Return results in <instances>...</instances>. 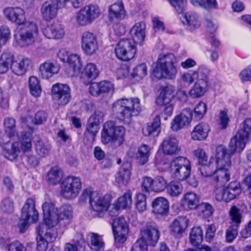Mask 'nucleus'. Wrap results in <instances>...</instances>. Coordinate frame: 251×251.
<instances>
[{
  "mask_svg": "<svg viewBox=\"0 0 251 251\" xmlns=\"http://www.w3.org/2000/svg\"><path fill=\"white\" fill-rule=\"evenodd\" d=\"M182 22L189 30L198 28L201 25L199 17L195 12H188L185 13Z\"/></svg>",
  "mask_w": 251,
  "mask_h": 251,
  "instance_id": "obj_29",
  "label": "nucleus"
},
{
  "mask_svg": "<svg viewBox=\"0 0 251 251\" xmlns=\"http://www.w3.org/2000/svg\"><path fill=\"white\" fill-rule=\"evenodd\" d=\"M135 44L131 39H123L117 44L115 52L117 57L127 61L132 59L136 53Z\"/></svg>",
  "mask_w": 251,
  "mask_h": 251,
  "instance_id": "obj_7",
  "label": "nucleus"
},
{
  "mask_svg": "<svg viewBox=\"0 0 251 251\" xmlns=\"http://www.w3.org/2000/svg\"><path fill=\"white\" fill-rule=\"evenodd\" d=\"M76 21L78 24L81 26L90 24L93 22L86 6L81 8L78 12L76 16Z\"/></svg>",
  "mask_w": 251,
  "mask_h": 251,
  "instance_id": "obj_42",
  "label": "nucleus"
},
{
  "mask_svg": "<svg viewBox=\"0 0 251 251\" xmlns=\"http://www.w3.org/2000/svg\"><path fill=\"white\" fill-rule=\"evenodd\" d=\"M99 124L91 122L88 120L86 130L84 133L85 138H88L90 141H93L96 134L98 132L100 127Z\"/></svg>",
  "mask_w": 251,
  "mask_h": 251,
  "instance_id": "obj_47",
  "label": "nucleus"
},
{
  "mask_svg": "<svg viewBox=\"0 0 251 251\" xmlns=\"http://www.w3.org/2000/svg\"><path fill=\"white\" fill-rule=\"evenodd\" d=\"M150 151L149 147L146 145H143L139 148L136 157L142 165L145 164L148 161Z\"/></svg>",
  "mask_w": 251,
  "mask_h": 251,
  "instance_id": "obj_53",
  "label": "nucleus"
},
{
  "mask_svg": "<svg viewBox=\"0 0 251 251\" xmlns=\"http://www.w3.org/2000/svg\"><path fill=\"white\" fill-rule=\"evenodd\" d=\"M76 21L78 24L81 26L90 24L93 22L86 6L81 8L78 12L76 16Z\"/></svg>",
  "mask_w": 251,
  "mask_h": 251,
  "instance_id": "obj_41",
  "label": "nucleus"
},
{
  "mask_svg": "<svg viewBox=\"0 0 251 251\" xmlns=\"http://www.w3.org/2000/svg\"><path fill=\"white\" fill-rule=\"evenodd\" d=\"M251 138V118L246 119L240 125L237 133L230 139L231 151L238 148L239 152L242 151L249 139Z\"/></svg>",
  "mask_w": 251,
  "mask_h": 251,
  "instance_id": "obj_4",
  "label": "nucleus"
},
{
  "mask_svg": "<svg viewBox=\"0 0 251 251\" xmlns=\"http://www.w3.org/2000/svg\"><path fill=\"white\" fill-rule=\"evenodd\" d=\"M210 72V70L206 66H200L196 71H194L197 75L196 79H198L197 81H204L208 84Z\"/></svg>",
  "mask_w": 251,
  "mask_h": 251,
  "instance_id": "obj_56",
  "label": "nucleus"
},
{
  "mask_svg": "<svg viewBox=\"0 0 251 251\" xmlns=\"http://www.w3.org/2000/svg\"><path fill=\"white\" fill-rule=\"evenodd\" d=\"M209 130L207 124L201 123L195 127L191 133L192 138L194 140H204L207 137Z\"/></svg>",
  "mask_w": 251,
  "mask_h": 251,
  "instance_id": "obj_32",
  "label": "nucleus"
},
{
  "mask_svg": "<svg viewBox=\"0 0 251 251\" xmlns=\"http://www.w3.org/2000/svg\"><path fill=\"white\" fill-rule=\"evenodd\" d=\"M215 188V199L217 201H224L226 202V188L224 187V185H213Z\"/></svg>",
  "mask_w": 251,
  "mask_h": 251,
  "instance_id": "obj_64",
  "label": "nucleus"
},
{
  "mask_svg": "<svg viewBox=\"0 0 251 251\" xmlns=\"http://www.w3.org/2000/svg\"><path fill=\"white\" fill-rule=\"evenodd\" d=\"M131 204L132 193L130 191H127L118 199L117 206L119 209H125L127 207H129Z\"/></svg>",
  "mask_w": 251,
  "mask_h": 251,
  "instance_id": "obj_50",
  "label": "nucleus"
},
{
  "mask_svg": "<svg viewBox=\"0 0 251 251\" xmlns=\"http://www.w3.org/2000/svg\"><path fill=\"white\" fill-rule=\"evenodd\" d=\"M59 70V66L56 62L48 60L40 65L39 74L43 78L47 79L57 74Z\"/></svg>",
  "mask_w": 251,
  "mask_h": 251,
  "instance_id": "obj_21",
  "label": "nucleus"
},
{
  "mask_svg": "<svg viewBox=\"0 0 251 251\" xmlns=\"http://www.w3.org/2000/svg\"><path fill=\"white\" fill-rule=\"evenodd\" d=\"M166 184L167 182L162 176H157L153 179L152 191L155 192H162L166 188Z\"/></svg>",
  "mask_w": 251,
  "mask_h": 251,
  "instance_id": "obj_57",
  "label": "nucleus"
},
{
  "mask_svg": "<svg viewBox=\"0 0 251 251\" xmlns=\"http://www.w3.org/2000/svg\"><path fill=\"white\" fill-rule=\"evenodd\" d=\"M184 198L185 204L189 209H195L199 204V198L194 193H187Z\"/></svg>",
  "mask_w": 251,
  "mask_h": 251,
  "instance_id": "obj_48",
  "label": "nucleus"
},
{
  "mask_svg": "<svg viewBox=\"0 0 251 251\" xmlns=\"http://www.w3.org/2000/svg\"><path fill=\"white\" fill-rule=\"evenodd\" d=\"M81 47L84 53L91 55L98 49L96 36L92 32L85 31L81 37Z\"/></svg>",
  "mask_w": 251,
  "mask_h": 251,
  "instance_id": "obj_15",
  "label": "nucleus"
},
{
  "mask_svg": "<svg viewBox=\"0 0 251 251\" xmlns=\"http://www.w3.org/2000/svg\"><path fill=\"white\" fill-rule=\"evenodd\" d=\"M125 134V128L123 126H115L114 122L108 121L103 126L101 142L104 144L113 142L120 146L124 141Z\"/></svg>",
  "mask_w": 251,
  "mask_h": 251,
  "instance_id": "obj_3",
  "label": "nucleus"
},
{
  "mask_svg": "<svg viewBox=\"0 0 251 251\" xmlns=\"http://www.w3.org/2000/svg\"><path fill=\"white\" fill-rule=\"evenodd\" d=\"M208 84L201 81H197L190 91V95L193 98H200L203 96L208 89Z\"/></svg>",
  "mask_w": 251,
  "mask_h": 251,
  "instance_id": "obj_38",
  "label": "nucleus"
},
{
  "mask_svg": "<svg viewBox=\"0 0 251 251\" xmlns=\"http://www.w3.org/2000/svg\"><path fill=\"white\" fill-rule=\"evenodd\" d=\"M28 83L31 95L35 97L40 96L41 93V88L37 77L34 76L30 77Z\"/></svg>",
  "mask_w": 251,
  "mask_h": 251,
  "instance_id": "obj_51",
  "label": "nucleus"
},
{
  "mask_svg": "<svg viewBox=\"0 0 251 251\" xmlns=\"http://www.w3.org/2000/svg\"><path fill=\"white\" fill-rule=\"evenodd\" d=\"M160 237L158 227L155 224H148L140 230V238L138 240L146 244L147 246H154Z\"/></svg>",
  "mask_w": 251,
  "mask_h": 251,
  "instance_id": "obj_10",
  "label": "nucleus"
},
{
  "mask_svg": "<svg viewBox=\"0 0 251 251\" xmlns=\"http://www.w3.org/2000/svg\"><path fill=\"white\" fill-rule=\"evenodd\" d=\"M175 57L172 53L160 55L153 71L154 77L159 79H175L177 73L176 67L175 64Z\"/></svg>",
  "mask_w": 251,
  "mask_h": 251,
  "instance_id": "obj_2",
  "label": "nucleus"
},
{
  "mask_svg": "<svg viewBox=\"0 0 251 251\" xmlns=\"http://www.w3.org/2000/svg\"><path fill=\"white\" fill-rule=\"evenodd\" d=\"M59 7L57 0H48L41 5V13L46 20L52 19L56 17Z\"/></svg>",
  "mask_w": 251,
  "mask_h": 251,
  "instance_id": "obj_20",
  "label": "nucleus"
},
{
  "mask_svg": "<svg viewBox=\"0 0 251 251\" xmlns=\"http://www.w3.org/2000/svg\"><path fill=\"white\" fill-rule=\"evenodd\" d=\"M229 169L216 168L214 171V175L212 185H224L230 179Z\"/></svg>",
  "mask_w": 251,
  "mask_h": 251,
  "instance_id": "obj_28",
  "label": "nucleus"
},
{
  "mask_svg": "<svg viewBox=\"0 0 251 251\" xmlns=\"http://www.w3.org/2000/svg\"><path fill=\"white\" fill-rule=\"evenodd\" d=\"M30 63L27 57L20 56L13 62L11 69L15 74L22 75L26 73Z\"/></svg>",
  "mask_w": 251,
  "mask_h": 251,
  "instance_id": "obj_26",
  "label": "nucleus"
},
{
  "mask_svg": "<svg viewBox=\"0 0 251 251\" xmlns=\"http://www.w3.org/2000/svg\"><path fill=\"white\" fill-rule=\"evenodd\" d=\"M125 16V10L122 2H116L110 6L108 17L111 21L114 19L122 20Z\"/></svg>",
  "mask_w": 251,
  "mask_h": 251,
  "instance_id": "obj_33",
  "label": "nucleus"
},
{
  "mask_svg": "<svg viewBox=\"0 0 251 251\" xmlns=\"http://www.w3.org/2000/svg\"><path fill=\"white\" fill-rule=\"evenodd\" d=\"M160 118L158 115L156 116L152 123L145 125L142 129L143 133L147 136H158L160 132Z\"/></svg>",
  "mask_w": 251,
  "mask_h": 251,
  "instance_id": "obj_30",
  "label": "nucleus"
},
{
  "mask_svg": "<svg viewBox=\"0 0 251 251\" xmlns=\"http://www.w3.org/2000/svg\"><path fill=\"white\" fill-rule=\"evenodd\" d=\"M38 31L36 25L33 23H30L25 30L23 31L19 35H15V38L20 46H28L34 42V38L38 34Z\"/></svg>",
  "mask_w": 251,
  "mask_h": 251,
  "instance_id": "obj_11",
  "label": "nucleus"
},
{
  "mask_svg": "<svg viewBox=\"0 0 251 251\" xmlns=\"http://www.w3.org/2000/svg\"><path fill=\"white\" fill-rule=\"evenodd\" d=\"M212 161L210 160V164L206 165L205 164L201 165V166L199 168L201 176L203 177H210L214 175V165L212 166Z\"/></svg>",
  "mask_w": 251,
  "mask_h": 251,
  "instance_id": "obj_61",
  "label": "nucleus"
},
{
  "mask_svg": "<svg viewBox=\"0 0 251 251\" xmlns=\"http://www.w3.org/2000/svg\"><path fill=\"white\" fill-rule=\"evenodd\" d=\"M241 192L240 184L238 182L235 181L231 182L226 188V202L234 199L238 196Z\"/></svg>",
  "mask_w": 251,
  "mask_h": 251,
  "instance_id": "obj_35",
  "label": "nucleus"
},
{
  "mask_svg": "<svg viewBox=\"0 0 251 251\" xmlns=\"http://www.w3.org/2000/svg\"><path fill=\"white\" fill-rule=\"evenodd\" d=\"M203 231L200 226L193 227L190 233V241L195 246H198L202 241Z\"/></svg>",
  "mask_w": 251,
  "mask_h": 251,
  "instance_id": "obj_44",
  "label": "nucleus"
},
{
  "mask_svg": "<svg viewBox=\"0 0 251 251\" xmlns=\"http://www.w3.org/2000/svg\"><path fill=\"white\" fill-rule=\"evenodd\" d=\"M2 12L6 19L16 25H23L25 22V11L20 7H7L3 10Z\"/></svg>",
  "mask_w": 251,
  "mask_h": 251,
  "instance_id": "obj_17",
  "label": "nucleus"
},
{
  "mask_svg": "<svg viewBox=\"0 0 251 251\" xmlns=\"http://www.w3.org/2000/svg\"><path fill=\"white\" fill-rule=\"evenodd\" d=\"M207 106L206 104L201 101L196 104L194 109L195 118L198 120L201 119L206 113Z\"/></svg>",
  "mask_w": 251,
  "mask_h": 251,
  "instance_id": "obj_63",
  "label": "nucleus"
},
{
  "mask_svg": "<svg viewBox=\"0 0 251 251\" xmlns=\"http://www.w3.org/2000/svg\"><path fill=\"white\" fill-rule=\"evenodd\" d=\"M229 217L232 223H235L237 226L241 223L242 219V214L240 212V209L235 206H232L230 209Z\"/></svg>",
  "mask_w": 251,
  "mask_h": 251,
  "instance_id": "obj_60",
  "label": "nucleus"
},
{
  "mask_svg": "<svg viewBox=\"0 0 251 251\" xmlns=\"http://www.w3.org/2000/svg\"><path fill=\"white\" fill-rule=\"evenodd\" d=\"M99 73V71L96 65L89 63L85 67L83 75L88 79V81H89L95 79L98 76Z\"/></svg>",
  "mask_w": 251,
  "mask_h": 251,
  "instance_id": "obj_52",
  "label": "nucleus"
},
{
  "mask_svg": "<svg viewBox=\"0 0 251 251\" xmlns=\"http://www.w3.org/2000/svg\"><path fill=\"white\" fill-rule=\"evenodd\" d=\"M4 130L9 137L18 136V132L16 128V121L12 118H6L4 121Z\"/></svg>",
  "mask_w": 251,
  "mask_h": 251,
  "instance_id": "obj_43",
  "label": "nucleus"
},
{
  "mask_svg": "<svg viewBox=\"0 0 251 251\" xmlns=\"http://www.w3.org/2000/svg\"><path fill=\"white\" fill-rule=\"evenodd\" d=\"M141 110L140 100L137 98L122 99L113 103V115L117 119L129 123L132 117Z\"/></svg>",
  "mask_w": 251,
  "mask_h": 251,
  "instance_id": "obj_1",
  "label": "nucleus"
},
{
  "mask_svg": "<svg viewBox=\"0 0 251 251\" xmlns=\"http://www.w3.org/2000/svg\"><path fill=\"white\" fill-rule=\"evenodd\" d=\"M44 222L49 226H55L58 224V209L54 202L46 201L42 205Z\"/></svg>",
  "mask_w": 251,
  "mask_h": 251,
  "instance_id": "obj_14",
  "label": "nucleus"
},
{
  "mask_svg": "<svg viewBox=\"0 0 251 251\" xmlns=\"http://www.w3.org/2000/svg\"><path fill=\"white\" fill-rule=\"evenodd\" d=\"M67 63L69 64L70 67L72 68L74 73L70 75L73 76L79 72L82 67V64L80 60V57L76 54H71Z\"/></svg>",
  "mask_w": 251,
  "mask_h": 251,
  "instance_id": "obj_49",
  "label": "nucleus"
},
{
  "mask_svg": "<svg viewBox=\"0 0 251 251\" xmlns=\"http://www.w3.org/2000/svg\"><path fill=\"white\" fill-rule=\"evenodd\" d=\"M189 220L185 217H178L169 226L170 231L173 236L179 238L188 226Z\"/></svg>",
  "mask_w": 251,
  "mask_h": 251,
  "instance_id": "obj_19",
  "label": "nucleus"
},
{
  "mask_svg": "<svg viewBox=\"0 0 251 251\" xmlns=\"http://www.w3.org/2000/svg\"><path fill=\"white\" fill-rule=\"evenodd\" d=\"M147 74L146 65L144 63H142L134 68L131 73V76L136 80H140L146 76Z\"/></svg>",
  "mask_w": 251,
  "mask_h": 251,
  "instance_id": "obj_58",
  "label": "nucleus"
},
{
  "mask_svg": "<svg viewBox=\"0 0 251 251\" xmlns=\"http://www.w3.org/2000/svg\"><path fill=\"white\" fill-rule=\"evenodd\" d=\"M128 164L124 165L123 167L115 176L116 182L120 185H126L130 179V171L128 168Z\"/></svg>",
  "mask_w": 251,
  "mask_h": 251,
  "instance_id": "obj_36",
  "label": "nucleus"
},
{
  "mask_svg": "<svg viewBox=\"0 0 251 251\" xmlns=\"http://www.w3.org/2000/svg\"><path fill=\"white\" fill-rule=\"evenodd\" d=\"M53 100L60 105H65L71 98L70 89L67 84H55L51 90Z\"/></svg>",
  "mask_w": 251,
  "mask_h": 251,
  "instance_id": "obj_12",
  "label": "nucleus"
},
{
  "mask_svg": "<svg viewBox=\"0 0 251 251\" xmlns=\"http://www.w3.org/2000/svg\"><path fill=\"white\" fill-rule=\"evenodd\" d=\"M54 226H49L45 223L40 224L38 227L39 236L43 237L49 242H52L57 237V231Z\"/></svg>",
  "mask_w": 251,
  "mask_h": 251,
  "instance_id": "obj_27",
  "label": "nucleus"
},
{
  "mask_svg": "<svg viewBox=\"0 0 251 251\" xmlns=\"http://www.w3.org/2000/svg\"><path fill=\"white\" fill-rule=\"evenodd\" d=\"M232 148L230 146V142L228 146V149H226L223 146H219L216 149L215 158H211L215 160V168H228L231 167L230 157L233 155L238 148H236L233 152L231 151Z\"/></svg>",
  "mask_w": 251,
  "mask_h": 251,
  "instance_id": "obj_8",
  "label": "nucleus"
},
{
  "mask_svg": "<svg viewBox=\"0 0 251 251\" xmlns=\"http://www.w3.org/2000/svg\"><path fill=\"white\" fill-rule=\"evenodd\" d=\"M146 24L143 22L136 23L130 30L132 37L131 39L135 44H141L145 38Z\"/></svg>",
  "mask_w": 251,
  "mask_h": 251,
  "instance_id": "obj_25",
  "label": "nucleus"
},
{
  "mask_svg": "<svg viewBox=\"0 0 251 251\" xmlns=\"http://www.w3.org/2000/svg\"><path fill=\"white\" fill-rule=\"evenodd\" d=\"M72 208L69 205L64 204L58 209L57 213L58 223L60 220H69L72 217Z\"/></svg>",
  "mask_w": 251,
  "mask_h": 251,
  "instance_id": "obj_54",
  "label": "nucleus"
},
{
  "mask_svg": "<svg viewBox=\"0 0 251 251\" xmlns=\"http://www.w3.org/2000/svg\"><path fill=\"white\" fill-rule=\"evenodd\" d=\"M174 97V90L172 87L166 86L160 93L156 102L158 105L169 104Z\"/></svg>",
  "mask_w": 251,
  "mask_h": 251,
  "instance_id": "obj_34",
  "label": "nucleus"
},
{
  "mask_svg": "<svg viewBox=\"0 0 251 251\" xmlns=\"http://www.w3.org/2000/svg\"><path fill=\"white\" fill-rule=\"evenodd\" d=\"M42 32L49 39H61L64 35V30L58 23H53L42 29Z\"/></svg>",
  "mask_w": 251,
  "mask_h": 251,
  "instance_id": "obj_23",
  "label": "nucleus"
},
{
  "mask_svg": "<svg viewBox=\"0 0 251 251\" xmlns=\"http://www.w3.org/2000/svg\"><path fill=\"white\" fill-rule=\"evenodd\" d=\"M135 206L136 209L139 212H142L147 209L146 197L145 195L141 193L136 195Z\"/></svg>",
  "mask_w": 251,
  "mask_h": 251,
  "instance_id": "obj_62",
  "label": "nucleus"
},
{
  "mask_svg": "<svg viewBox=\"0 0 251 251\" xmlns=\"http://www.w3.org/2000/svg\"><path fill=\"white\" fill-rule=\"evenodd\" d=\"M32 135L30 132H25L20 138L21 148L24 152L30 151L32 148Z\"/></svg>",
  "mask_w": 251,
  "mask_h": 251,
  "instance_id": "obj_46",
  "label": "nucleus"
},
{
  "mask_svg": "<svg viewBox=\"0 0 251 251\" xmlns=\"http://www.w3.org/2000/svg\"><path fill=\"white\" fill-rule=\"evenodd\" d=\"M112 228L116 242L124 243L128 232V226L123 217H116L113 220Z\"/></svg>",
  "mask_w": 251,
  "mask_h": 251,
  "instance_id": "obj_13",
  "label": "nucleus"
},
{
  "mask_svg": "<svg viewBox=\"0 0 251 251\" xmlns=\"http://www.w3.org/2000/svg\"><path fill=\"white\" fill-rule=\"evenodd\" d=\"M63 176V172L57 166L52 167L47 174L48 180L50 183L55 185L58 183Z\"/></svg>",
  "mask_w": 251,
  "mask_h": 251,
  "instance_id": "obj_39",
  "label": "nucleus"
},
{
  "mask_svg": "<svg viewBox=\"0 0 251 251\" xmlns=\"http://www.w3.org/2000/svg\"><path fill=\"white\" fill-rule=\"evenodd\" d=\"M81 185V181L79 177L68 176L61 183L60 195L67 200L74 199L79 193Z\"/></svg>",
  "mask_w": 251,
  "mask_h": 251,
  "instance_id": "obj_5",
  "label": "nucleus"
},
{
  "mask_svg": "<svg viewBox=\"0 0 251 251\" xmlns=\"http://www.w3.org/2000/svg\"><path fill=\"white\" fill-rule=\"evenodd\" d=\"M167 193L172 197H177L183 191L182 185L176 180L172 181L166 187Z\"/></svg>",
  "mask_w": 251,
  "mask_h": 251,
  "instance_id": "obj_45",
  "label": "nucleus"
},
{
  "mask_svg": "<svg viewBox=\"0 0 251 251\" xmlns=\"http://www.w3.org/2000/svg\"><path fill=\"white\" fill-rule=\"evenodd\" d=\"M170 168L172 176L179 180H185L190 175V161L183 156H179L172 160L170 164Z\"/></svg>",
  "mask_w": 251,
  "mask_h": 251,
  "instance_id": "obj_6",
  "label": "nucleus"
},
{
  "mask_svg": "<svg viewBox=\"0 0 251 251\" xmlns=\"http://www.w3.org/2000/svg\"><path fill=\"white\" fill-rule=\"evenodd\" d=\"M35 150L39 156L42 157L47 156L49 152L50 147L46 143H44L41 140H38L35 143Z\"/></svg>",
  "mask_w": 251,
  "mask_h": 251,
  "instance_id": "obj_55",
  "label": "nucleus"
},
{
  "mask_svg": "<svg viewBox=\"0 0 251 251\" xmlns=\"http://www.w3.org/2000/svg\"><path fill=\"white\" fill-rule=\"evenodd\" d=\"M190 1L194 6L201 7L207 11L218 8L216 0H190Z\"/></svg>",
  "mask_w": 251,
  "mask_h": 251,
  "instance_id": "obj_40",
  "label": "nucleus"
},
{
  "mask_svg": "<svg viewBox=\"0 0 251 251\" xmlns=\"http://www.w3.org/2000/svg\"><path fill=\"white\" fill-rule=\"evenodd\" d=\"M178 141L173 135L166 137L162 144L161 148L163 152L167 155H172L178 150Z\"/></svg>",
  "mask_w": 251,
  "mask_h": 251,
  "instance_id": "obj_24",
  "label": "nucleus"
},
{
  "mask_svg": "<svg viewBox=\"0 0 251 251\" xmlns=\"http://www.w3.org/2000/svg\"><path fill=\"white\" fill-rule=\"evenodd\" d=\"M87 240L88 245L92 250L100 251L104 249V243L98 234L90 233L87 235Z\"/></svg>",
  "mask_w": 251,
  "mask_h": 251,
  "instance_id": "obj_31",
  "label": "nucleus"
},
{
  "mask_svg": "<svg viewBox=\"0 0 251 251\" xmlns=\"http://www.w3.org/2000/svg\"><path fill=\"white\" fill-rule=\"evenodd\" d=\"M110 205V199L109 196H102L97 193L92 195V200L90 205L92 209L98 212L106 211Z\"/></svg>",
  "mask_w": 251,
  "mask_h": 251,
  "instance_id": "obj_18",
  "label": "nucleus"
},
{
  "mask_svg": "<svg viewBox=\"0 0 251 251\" xmlns=\"http://www.w3.org/2000/svg\"><path fill=\"white\" fill-rule=\"evenodd\" d=\"M20 152L19 143L17 142L10 145H7L3 151L5 157L11 161L16 159Z\"/></svg>",
  "mask_w": 251,
  "mask_h": 251,
  "instance_id": "obj_37",
  "label": "nucleus"
},
{
  "mask_svg": "<svg viewBox=\"0 0 251 251\" xmlns=\"http://www.w3.org/2000/svg\"><path fill=\"white\" fill-rule=\"evenodd\" d=\"M238 234L237 226L233 225L229 226L226 231V241L228 243H232L237 237Z\"/></svg>",
  "mask_w": 251,
  "mask_h": 251,
  "instance_id": "obj_59",
  "label": "nucleus"
},
{
  "mask_svg": "<svg viewBox=\"0 0 251 251\" xmlns=\"http://www.w3.org/2000/svg\"><path fill=\"white\" fill-rule=\"evenodd\" d=\"M31 219L33 223H36L38 219V212L35 208V202L33 199H27L24 204L21 212L20 221V228H25L28 221Z\"/></svg>",
  "mask_w": 251,
  "mask_h": 251,
  "instance_id": "obj_9",
  "label": "nucleus"
},
{
  "mask_svg": "<svg viewBox=\"0 0 251 251\" xmlns=\"http://www.w3.org/2000/svg\"><path fill=\"white\" fill-rule=\"evenodd\" d=\"M193 116L192 111L190 108L184 109L181 112L173 119L171 127L173 131H177L191 122Z\"/></svg>",
  "mask_w": 251,
  "mask_h": 251,
  "instance_id": "obj_16",
  "label": "nucleus"
},
{
  "mask_svg": "<svg viewBox=\"0 0 251 251\" xmlns=\"http://www.w3.org/2000/svg\"><path fill=\"white\" fill-rule=\"evenodd\" d=\"M152 212L162 216H166L169 210L168 201L164 197H157L152 202Z\"/></svg>",
  "mask_w": 251,
  "mask_h": 251,
  "instance_id": "obj_22",
  "label": "nucleus"
}]
</instances>
